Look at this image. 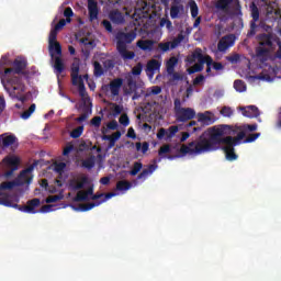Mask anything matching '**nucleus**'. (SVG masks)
Masks as SVG:
<instances>
[{"label": "nucleus", "mask_w": 281, "mask_h": 281, "mask_svg": "<svg viewBox=\"0 0 281 281\" xmlns=\"http://www.w3.org/2000/svg\"><path fill=\"white\" fill-rule=\"evenodd\" d=\"M223 135H236L235 127L232 125L214 127L209 137L201 135L199 139L192 140L188 145H182L179 153L182 157H186V155H204V153L218 150L221 144H225Z\"/></svg>", "instance_id": "1"}, {"label": "nucleus", "mask_w": 281, "mask_h": 281, "mask_svg": "<svg viewBox=\"0 0 281 281\" xmlns=\"http://www.w3.org/2000/svg\"><path fill=\"white\" fill-rule=\"evenodd\" d=\"M34 166L36 165H31L26 169H23L18 178L13 181H8V182H2L0 184V190H12L14 188H19L21 186H30L32 183V172L34 171Z\"/></svg>", "instance_id": "2"}, {"label": "nucleus", "mask_w": 281, "mask_h": 281, "mask_svg": "<svg viewBox=\"0 0 281 281\" xmlns=\"http://www.w3.org/2000/svg\"><path fill=\"white\" fill-rule=\"evenodd\" d=\"M245 139V132H239L236 137L226 136L224 137V153L226 155L227 161H236L238 155L234 151V146H239L240 142Z\"/></svg>", "instance_id": "3"}, {"label": "nucleus", "mask_w": 281, "mask_h": 281, "mask_svg": "<svg viewBox=\"0 0 281 281\" xmlns=\"http://www.w3.org/2000/svg\"><path fill=\"white\" fill-rule=\"evenodd\" d=\"M9 85L12 87V91L10 92L11 98H15L20 100V102L25 101V97L22 95L25 93V83H23V79L19 76H12L8 79Z\"/></svg>", "instance_id": "4"}, {"label": "nucleus", "mask_w": 281, "mask_h": 281, "mask_svg": "<svg viewBox=\"0 0 281 281\" xmlns=\"http://www.w3.org/2000/svg\"><path fill=\"white\" fill-rule=\"evenodd\" d=\"M26 67H27V60H25V58L18 57L14 59L12 68L4 69V76L9 78L10 75L13 74V76L15 75L23 76L27 80L29 74L27 71H25Z\"/></svg>", "instance_id": "5"}, {"label": "nucleus", "mask_w": 281, "mask_h": 281, "mask_svg": "<svg viewBox=\"0 0 281 281\" xmlns=\"http://www.w3.org/2000/svg\"><path fill=\"white\" fill-rule=\"evenodd\" d=\"M250 16L252 21H250V30L247 33L248 38L251 36H256V32H258V21H260V9L256 2H251L249 4Z\"/></svg>", "instance_id": "6"}, {"label": "nucleus", "mask_w": 281, "mask_h": 281, "mask_svg": "<svg viewBox=\"0 0 281 281\" xmlns=\"http://www.w3.org/2000/svg\"><path fill=\"white\" fill-rule=\"evenodd\" d=\"M135 38H137V33H135V31H130L127 33L124 31H119L115 34L116 48L126 47V45H131V43H133Z\"/></svg>", "instance_id": "7"}, {"label": "nucleus", "mask_w": 281, "mask_h": 281, "mask_svg": "<svg viewBox=\"0 0 281 281\" xmlns=\"http://www.w3.org/2000/svg\"><path fill=\"white\" fill-rule=\"evenodd\" d=\"M175 115L177 122H190V120L196 117V111L192 108H182V110L178 111Z\"/></svg>", "instance_id": "8"}, {"label": "nucleus", "mask_w": 281, "mask_h": 281, "mask_svg": "<svg viewBox=\"0 0 281 281\" xmlns=\"http://www.w3.org/2000/svg\"><path fill=\"white\" fill-rule=\"evenodd\" d=\"M113 196H115L114 192H109L105 193V199H102L98 202H90L87 204H80L79 209H75L80 212H89L90 210H93V207H98L99 205H102V203H106V201H109V199H113Z\"/></svg>", "instance_id": "9"}, {"label": "nucleus", "mask_w": 281, "mask_h": 281, "mask_svg": "<svg viewBox=\"0 0 281 281\" xmlns=\"http://www.w3.org/2000/svg\"><path fill=\"white\" fill-rule=\"evenodd\" d=\"M234 43H236V36L234 35H225L217 43L218 52H226L229 47H234Z\"/></svg>", "instance_id": "10"}, {"label": "nucleus", "mask_w": 281, "mask_h": 281, "mask_svg": "<svg viewBox=\"0 0 281 281\" xmlns=\"http://www.w3.org/2000/svg\"><path fill=\"white\" fill-rule=\"evenodd\" d=\"M41 205V200L38 198H34L30 201H27L26 205H19L16 210H20V212H25L26 214H36V207Z\"/></svg>", "instance_id": "11"}, {"label": "nucleus", "mask_w": 281, "mask_h": 281, "mask_svg": "<svg viewBox=\"0 0 281 281\" xmlns=\"http://www.w3.org/2000/svg\"><path fill=\"white\" fill-rule=\"evenodd\" d=\"M122 85H124V79L115 78L110 81L108 86H105V89L110 90L113 98H117V95H120V89H122Z\"/></svg>", "instance_id": "12"}, {"label": "nucleus", "mask_w": 281, "mask_h": 281, "mask_svg": "<svg viewBox=\"0 0 281 281\" xmlns=\"http://www.w3.org/2000/svg\"><path fill=\"white\" fill-rule=\"evenodd\" d=\"M87 183H89V177L87 176H82L80 178V180L78 179H70L68 182V186L70 188V190H82V188H85V186H87Z\"/></svg>", "instance_id": "13"}, {"label": "nucleus", "mask_w": 281, "mask_h": 281, "mask_svg": "<svg viewBox=\"0 0 281 281\" xmlns=\"http://www.w3.org/2000/svg\"><path fill=\"white\" fill-rule=\"evenodd\" d=\"M198 122L204 124V126H210L216 122V119H214V114H212V112L206 111L198 114Z\"/></svg>", "instance_id": "14"}, {"label": "nucleus", "mask_w": 281, "mask_h": 281, "mask_svg": "<svg viewBox=\"0 0 281 281\" xmlns=\"http://www.w3.org/2000/svg\"><path fill=\"white\" fill-rule=\"evenodd\" d=\"M240 111H241V115H244V117L254 119V117L260 116V110L256 105H248L245 108H240Z\"/></svg>", "instance_id": "15"}, {"label": "nucleus", "mask_w": 281, "mask_h": 281, "mask_svg": "<svg viewBox=\"0 0 281 281\" xmlns=\"http://www.w3.org/2000/svg\"><path fill=\"white\" fill-rule=\"evenodd\" d=\"M13 144H16V136L8 135L7 133L0 135L1 148H10Z\"/></svg>", "instance_id": "16"}, {"label": "nucleus", "mask_w": 281, "mask_h": 281, "mask_svg": "<svg viewBox=\"0 0 281 281\" xmlns=\"http://www.w3.org/2000/svg\"><path fill=\"white\" fill-rule=\"evenodd\" d=\"M98 2L95 0H88V13H89V20L95 21L98 20Z\"/></svg>", "instance_id": "17"}, {"label": "nucleus", "mask_w": 281, "mask_h": 281, "mask_svg": "<svg viewBox=\"0 0 281 281\" xmlns=\"http://www.w3.org/2000/svg\"><path fill=\"white\" fill-rule=\"evenodd\" d=\"M89 196H93V187L88 188L87 191H78L74 201L76 203H82V201H89Z\"/></svg>", "instance_id": "18"}, {"label": "nucleus", "mask_w": 281, "mask_h": 281, "mask_svg": "<svg viewBox=\"0 0 281 281\" xmlns=\"http://www.w3.org/2000/svg\"><path fill=\"white\" fill-rule=\"evenodd\" d=\"M80 74V64L72 63L71 65V80L75 87H78V81L83 80Z\"/></svg>", "instance_id": "19"}, {"label": "nucleus", "mask_w": 281, "mask_h": 281, "mask_svg": "<svg viewBox=\"0 0 281 281\" xmlns=\"http://www.w3.org/2000/svg\"><path fill=\"white\" fill-rule=\"evenodd\" d=\"M48 52L50 58H55L56 56H63V46L58 42H52L48 44Z\"/></svg>", "instance_id": "20"}, {"label": "nucleus", "mask_w": 281, "mask_h": 281, "mask_svg": "<svg viewBox=\"0 0 281 281\" xmlns=\"http://www.w3.org/2000/svg\"><path fill=\"white\" fill-rule=\"evenodd\" d=\"M136 45L139 47V49H143V52H153V48L155 47V41L140 40L136 43Z\"/></svg>", "instance_id": "21"}, {"label": "nucleus", "mask_w": 281, "mask_h": 281, "mask_svg": "<svg viewBox=\"0 0 281 281\" xmlns=\"http://www.w3.org/2000/svg\"><path fill=\"white\" fill-rule=\"evenodd\" d=\"M161 69V63L157 59H151L147 63L146 74H151V76L155 75V71H159Z\"/></svg>", "instance_id": "22"}, {"label": "nucleus", "mask_w": 281, "mask_h": 281, "mask_svg": "<svg viewBox=\"0 0 281 281\" xmlns=\"http://www.w3.org/2000/svg\"><path fill=\"white\" fill-rule=\"evenodd\" d=\"M116 49H117L121 58H123V60H133V58H135V52L128 50L127 46H122Z\"/></svg>", "instance_id": "23"}, {"label": "nucleus", "mask_w": 281, "mask_h": 281, "mask_svg": "<svg viewBox=\"0 0 281 281\" xmlns=\"http://www.w3.org/2000/svg\"><path fill=\"white\" fill-rule=\"evenodd\" d=\"M153 8H155V4H153L146 0H142L140 2H137L136 10H138L143 14H148V12H150V10H153Z\"/></svg>", "instance_id": "24"}, {"label": "nucleus", "mask_w": 281, "mask_h": 281, "mask_svg": "<svg viewBox=\"0 0 281 281\" xmlns=\"http://www.w3.org/2000/svg\"><path fill=\"white\" fill-rule=\"evenodd\" d=\"M2 161L7 164L9 168H15V170H19V164H21V159L16 156H7Z\"/></svg>", "instance_id": "25"}, {"label": "nucleus", "mask_w": 281, "mask_h": 281, "mask_svg": "<svg viewBox=\"0 0 281 281\" xmlns=\"http://www.w3.org/2000/svg\"><path fill=\"white\" fill-rule=\"evenodd\" d=\"M110 19H111L112 23H115L116 25H122L126 21L124 19V14H122V12H120V11H112L110 13Z\"/></svg>", "instance_id": "26"}, {"label": "nucleus", "mask_w": 281, "mask_h": 281, "mask_svg": "<svg viewBox=\"0 0 281 281\" xmlns=\"http://www.w3.org/2000/svg\"><path fill=\"white\" fill-rule=\"evenodd\" d=\"M236 131V135H238V133H254V131H258V124H244L240 127H235Z\"/></svg>", "instance_id": "27"}, {"label": "nucleus", "mask_w": 281, "mask_h": 281, "mask_svg": "<svg viewBox=\"0 0 281 281\" xmlns=\"http://www.w3.org/2000/svg\"><path fill=\"white\" fill-rule=\"evenodd\" d=\"M53 59H55V64H54L55 74L59 76L60 74H63V71H65V61H63V58L60 56H56Z\"/></svg>", "instance_id": "28"}, {"label": "nucleus", "mask_w": 281, "mask_h": 281, "mask_svg": "<svg viewBox=\"0 0 281 281\" xmlns=\"http://www.w3.org/2000/svg\"><path fill=\"white\" fill-rule=\"evenodd\" d=\"M157 168V164L148 165L147 169H143L142 172L137 176V179H146L148 176L153 175Z\"/></svg>", "instance_id": "29"}, {"label": "nucleus", "mask_w": 281, "mask_h": 281, "mask_svg": "<svg viewBox=\"0 0 281 281\" xmlns=\"http://www.w3.org/2000/svg\"><path fill=\"white\" fill-rule=\"evenodd\" d=\"M0 205L5 207H19V204H13L8 193H0Z\"/></svg>", "instance_id": "30"}, {"label": "nucleus", "mask_w": 281, "mask_h": 281, "mask_svg": "<svg viewBox=\"0 0 281 281\" xmlns=\"http://www.w3.org/2000/svg\"><path fill=\"white\" fill-rule=\"evenodd\" d=\"M179 64V59L175 56L170 57L166 64L167 67V74L169 76H172L175 74V67Z\"/></svg>", "instance_id": "31"}, {"label": "nucleus", "mask_w": 281, "mask_h": 281, "mask_svg": "<svg viewBox=\"0 0 281 281\" xmlns=\"http://www.w3.org/2000/svg\"><path fill=\"white\" fill-rule=\"evenodd\" d=\"M203 49L201 48H195L192 53V55L188 58L189 63H198L203 61Z\"/></svg>", "instance_id": "32"}, {"label": "nucleus", "mask_w": 281, "mask_h": 281, "mask_svg": "<svg viewBox=\"0 0 281 281\" xmlns=\"http://www.w3.org/2000/svg\"><path fill=\"white\" fill-rule=\"evenodd\" d=\"M92 110L87 103H83L82 108V114L76 119V122H86V120H89V115H91Z\"/></svg>", "instance_id": "33"}, {"label": "nucleus", "mask_w": 281, "mask_h": 281, "mask_svg": "<svg viewBox=\"0 0 281 281\" xmlns=\"http://www.w3.org/2000/svg\"><path fill=\"white\" fill-rule=\"evenodd\" d=\"M77 86L80 98L85 101L89 100V94L87 93V88L85 87V80L80 79V81H77Z\"/></svg>", "instance_id": "34"}, {"label": "nucleus", "mask_w": 281, "mask_h": 281, "mask_svg": "<svg viewBox=\"0 0 281 281\" xmlns=\"http://www.w3.org/2000/svg\"><path fill=\"white\" fill-rule=\"evenodd\" d=\"M259 45L260 47H273V40L271 35L269 34L261 35Z\"/></svg>", "instance_id": "35"}, {"label": "nucleus", "mask_w": 281, "mask_h": 281, "mask_svg": "<svg viewBox=\"0 0 281 281\" xmlns=\"http://www.w3.org/2000/svg\"><path fill=\"white\" fill-rule=\"evenodd\" d=\"M184 8L183 4H179V5H171L170 8V18L171 19H179V15L181 14V12H183Z\"/></svg>", "instance_id": "36"}, {"label": "nucleus", "mask_w": 281, "mask_h": 281, "mask_svg": "<svg viewBox=\"0 0 281 281\" xmlns=\"http://www.w3.org/2000/svg\"><path fill=\"white\" fill-rule=\"evenodd\" d=\"M256 56H257V58H262L263 60H267V58H269V48H267L265 46L257 47Z\"/></svg>", "instance_id": "37"}, {"label": "nucleus", "mask_w": 281, "mask_h": 281, "mask_svg": "<svg viewBox=\"0 0 281 281\" xmlns=\"http://www.w3.org/2000/svg\"><path fill=\"white\" fill-rule=\"evenodd\" d=\"M95 167V156H90L82 160V168H87V170H91Z\"/></svg>", "instance_id": "38"}, {"label": "nucleus", "mask_w": 281, "mask_h": 281, "mask_svg": "<svg viewBox=\"0 0 281 281\" xmlns=\"http://www.w3.org/2000/svg\"><path fill=\"white\" fill-rule=\"evenodd\" d=\"M135 148L137 153H143V155H146V153H148V149L150 148V144L148 142H144V143L138 142L135 144Z\"/></svg>", "instance_id": "39"}, {"label": "nucleus", "mask_w": 281, "mask_h": 281, "mask_svg": "<svg viewBox=\"0 0 281 281\" xmlns=\"http://www.w3.org/2000/svg\"><path fill=\"white\" fill-rule=\"evenodd\" d=\"M116 190L119 192H126V190H131V182L126 180H121L116 183Z\"/></svg>", "instance_id": "40"}, {"label": "nucleus", "mask_w": 281, "mask_h": 281, "mask_svg": "<svg viewBox=\"0 0 281 281\" xmlns=\"http://www.w3.org/2000/svg\"><path fill=\"white\" fill-rule=\"evenodd\" d=\"M93 67V74L95 78H101V76H104V68H102V64H100V61H94Z\"/></svg>", "instance_id": "41"}, {"label": "nucleus", "mask_w": 281, "mask_h": 281, "mask_svg": "<svg viewBox=\"0 0 281 281\" xmlns=\"http://www.w3.org/2000/svg\"><path fill=\"white\" fill-rule=\"evenodd\" d=\"M232 3H234V0H218L215 7L217 10H227Z\"/></svg>", "instance_id": "42"}, {"label": "nucleus", "mask_w": 281, "mask_h": 281, "mask_svg": "<svg viewBox=\"0 0 281 281\" xmlns=\"http://www.w3.org/2000/svg\"><path fill=\"white\" fill-rule=\"evenodd\" d=\"M189 8L191 10L192 19H196L199 16V5L196 4V1L190 0L189 1Z\"/></svg>", "instance_id": "43"}, {"label": "nucleus", "mask_w": 281, "mask_h": 281, "mask_svg": "<svg viewBox=\"0 0 281 281\" xmlns=\"http://www.w3.org/2000/svg\"><path fill=\"white\" fill-rule=\"evenodd\" d=\"M234 89L239 93H243L247 91V85H245V81L237 79L234 81Z\"/></svg>", "instance_id": "44"}, {"label": "nucleus", "mask_w": 281, "mask_h": 281, "mask_svg": "<svg viewBox=\"0 0 281 281\" xmlns=\"http://www.w3.org/2000/svg\"><path fill=\"white\" fill-rule=\"evenodd\" d=\"M183 38H186V36H183V34H181V33L178 34V36L170 42V48L177 49V47H179V45H181V43H183Z\"/></svg>", "instance_id": "45"}, {"label": "nucleus", "mask_w": 281, "mask_h": 281, "mask_svg": "<svg viewBox=\"0 0 281 281\" xmlns=\"http://www.w3.org/2000/svg\"><path fill=\"white\" fill-rule=\"evenodd\" d=\"M82 133H85V126L80 125L70 132V137L72 139H78V137H81Z\"/></svg>", "instance_id": "46"}, {"label": "nucleus", "mask_w": 281, "mask_h": 281, "mask_svg": "<svg viewBox=\"0 0 281 281\" xmlns=\"http://www.w3.org/2000/svg\"><path fill=\"white\" fill-rule=\"evenodd\" d=\"M142 168H144V165L139 161H135L132 170L130 171V175L132 177H136V175H138L140 172Z\"/></svg>", "instance_id": "47"}, {"label": "nucleus", "mask_w": 281, "mask_h": 281, "mask_svg": "<svg viewBox=\"0 0 281 281\" xmlns=\"http://www.w3.org/2000/svg\"><path fill=\"white\" fill-rule=\"evenodd\" d=\"M34 111H36V104H31L29 110L24 111L21 114L22 120H30V117L32 116V113H34Z\"/></svg>", "instance_id": "48"}, {"label": "nucleus", "mask_w": 281, "mask_h": 281, "mask_svg": "<svg viewBox=\"0 0 281 281\" xmlns=\"http://www.w3.org/2000/svg\"><path fill=\"white\" fill-rule=\"evenodd\" d=\"M111 111H112L113 117H117V115H121L122 111H124V106H122L117 103H112Z\"/></svg>", "instance_id": "49"}, {"label": "nucleus", "mask_w": 281, "mask_h": 281, "mask_svg": "<svg viewBox=\"0 0 281 281\" xmlns=\"http://www.w3.org/2000/svg\"><path fill=\"white\" fill-rule=\"evenodd\" d=\"M160 27H166L168 32H172L175 27L172 26V22L169 19L162 18L159 23Z\"/></svg>", "instance_id": "50"}, {"label": "nucleus", "mask_w": 281, "mask_h": 281, "mask_svg": "<svg viewBox=\"0 0 281 281\" xmlns=\"http://www.w3.org/2000/svg\"><path fill=\"white\" fill-rule=\"evenodd\" d=\"M179 133V126L172 125L167 130V139H172Z\"/></svg>", "instance_id": "51"}, {"label": "nucleus", "mask_w": 281, "mask_h": 281, "mask_svg": "<svg viewBox=\"0 0 281 281\" xmlns=\"http://www.w3.org/2000/svg\"><path fill=\"white\" fill-rule=\"evenodd\" d=\"M203 61H198V64L189 68V74H199V71H203Z\"/></svg>", "instance_id": "52"}, {"label": "nucleus", "mask_w": 281, "mask_h": 281, "mask_svg": "<svg viewBox=\"0 0 281 281\" xmlns=\"http://www.w3.org/2000/svg\"><path fill=\"white\" fill-rule=\"evenodd\" d=\"M144 70V64L138 63L136 66L132 68V76H142V71Z\"/></svg>", "instance_id": "53"}, {"label": "nucleus", "mask_w": 281, "mask_h": 281, "mask_svg": "<svg viewBox=\"0 0 281 281\" xmlns=\"http://www.w3.org/2000/svg\"><path fill=\"white\" fill-rule=\"evenodd\" d=\"M56 38H58V30L52 29L49 32V36H48V44L49 43H58V41H56Z\"/></svg>", "instance_id": "54"}, {"label": "nucleus", "mask_w": 281, "mask_h": 281, "mask_svg": "<svg viewBox=\"0 0 281 281\" xmlns=\"http://www.w3.org/2000/svg\"><path fill=\"white\" fill-rule=\"evenodd\" d=\"M64 16L66 18L67 23H71V16H74V10L71 7H67L64 10Z\"/></svg>", "instance_id": "55"}, {"label": "nucleus", "mask_w": 281, "mask_h": 281, "mask_svg": "<svg viewBox=\"0 0 281 281\" xmlns=\"http://www.w3.org/2000/svg\"><path fill=\"white\" fill-rule=\"evenodd\" d=\"M90 124L95 128H100L102 125V116H94L91 119Z\"/></svg>", "instance_id": "56"}, {"label": "nucleus", "mask_w": 281, "mask_h": 281, "mask_svg": "<svg viewBox=\"0 0 281 281\" xmlns=\"http://www.w3.org/2000/svg\"><path fill=\"white\" fill-rule=\"evenodd\" d=\"M258 137H260V133L250 134L244 140V144H251L252 142H256V139H258Z\"/></svg>", "instance_id": "57"}, {"label": "nucleus", "mask_w": 281, "mask_h": 281, "mask_svg": "<svg viewBox=\"0 0 281 281\" xmlns=\"http://www.w3.org/2000/svg\"><path fill=\"white\" fill-rule=\"evenodd\" d=\"M221 115H223L224 117H232V115H234V111H232V108L224 106L221 110Z\"/></svg>", "instance_id": "58"}, {"label": "nucleus", "mask_w": 281, "mask_h": 281, "mask_svg": "<svg viewBox=\"0 0 281 281\" xmlns=\"http://www.w3.org/2000/svg\"><path fill=\"white\" fill-rule=\"evenodd\" d=\"M119 122L122 126H128V124H131V120L128 119L127 114H122L119 119Z\"/></svg>", "instance_id": "59"}, {"label": "nucleus", "mask_w": 281, "mask_h": 281, "mask_svg": "<svg viewBox=\"0 0 281 281\" xmlns=\"http://www.w3.org/2000/svg\"><path fill=\"white\" fill-rule=\"evenodd\" d=\"M66 168H67V164L65 162L55 164V172H58L59 175H61Z\"/></svg>", "instance_id": "60"}, {"label": "nucleus", "mask_w": 281, "mask_h": 281, "mask_svg": "<svg viewBox=\"0 0 281 281\" xmlns=\"http://www.w3.org/2000/svg\"><path fill=\"white\" fill-rule=\"evenodd\" d=\"M119 137H122V133L115 132L114 137L111 140H109L108 148H113V146H115V142H117Z\"/></svg>", "instance_id": "61"}, {"label": "nucleus", "mask_w": 281, "mask_h": 281, "mask_svg": "<svg viewBox=\"0 0 281 281\" xmlns=\"http://www.w3.org/2000/svg\"><path fill=\"white\" fill-rule=\"evenodd\" d=\"M170 42H166V43H159L158 44V48L160 49V50H162L164 53H166V52H170Z\"/></svg>", "instance_id": "62"}, {"label": "nucleus", "mask_w": 281, "mask_h": 281, "mask_svg": "<svg viewBox=\"0 0 281 281\" xmlns=\"http://www.w3.org/2000/svg\"><path fill=\"white\" fill-rule=\"evenodd\" d=\"M63 199V195H49L46 198V203H57V201H60Z\"/></svg>", "instance_id": "63"}, {"label": "nucleus", "mask_w": 281, "mask_h": 281, "mask_svg": "<svg viewBox=\"0 0 281 281\" xmlns=\"http://www.w3.org/2000/svg\"><path fill=\"white\" fill-rule=\"evenodd\" d=\"M127 86L130 87V89L133 90L137 88V82L135 81V79H133V76L127 77Z\"/></svg>", "instance_id": "64"}]
</instances>
